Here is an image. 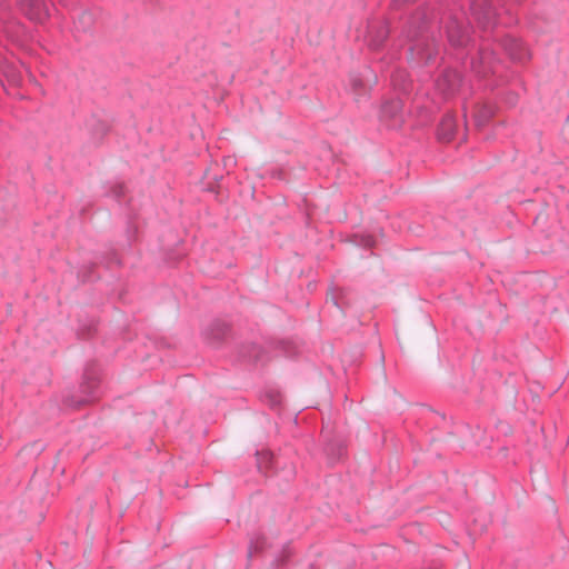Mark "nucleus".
Here are the masks:
<instances>
[{
	"instance_id": "nucleus-1",
	"label": "nucleus",
	"mask_w": 569,
	"mask_h": 569,
	"mask_svg": "<svg viewBox=\"0 0 569 569\" xmlns=\"http://www.w3.org/2000/svg\"><path fill=\"white\" fill-rule=\"evenodd\" d=\"M460 84V76L456 71L446 72L437 82L440 91L443 93H452Z\"/></svg>"
},
{
	"instance_id": "nucleus-2",
	"label": "nucleus",
	"mask_w": 569,
	"mask_h": 569,
	"mask_svg": "<svg viewBox=\"0 0 569 569\" xmlns=\"http://www.w3.org/2000/svg\"><path fill=\"white\" fill-rule=\"evenodd\" d=\"M23 10L30 19L41 21L47 13L42 9L40 0H24L22 3Z\"/></svg>"
},
{
	"instance_id": "nucleus-3",
	"label": "nucleus",
	"mask_w": 569,
	"mask_h": 569,
	"mask_svg": "<svg viewBox=\"0 0 569 569\" xmlns=\"http://www.w3.org/2000/svg\"><path fill=\"white\" fill-rule=\"evenodd\" d=\"M455 128L456 124L455 119L452 117L448 116L443 118L438 131L439 139L445 142L450 141L453 137Z\"/></svg>"
},
{
	"instance_id": "nucleus-4",
	"label": "nucleus",
	"mask_w": 569,
	"mask_h": 569,
	"mask_svg": "<svg viewBox=\"0 0 569 569\" xmlns=\"http://www.w3.org/2000/svg\"><path fill=\"white\" fill-rule=\"evenodd\" d=\"M413 52L417 53L419 60L425 62H428L433 54V50L423 48L421 43L416 44V47L412 49V53Z\"/></svg>"
},
{
	"instance_id": "nucleus-5",
	"label": "nucleus",
	"mask_w": 569,
	"mask_h": 569,
	"mask_svg": "<svg viewBox=\"0 0 569 569\" xmlns=\"http://www.w3.org/2000/svg\"><path fill=\"white\" fill-rule=\"evenodd\" d=\"M510 54L513 59L517 60H523L528 56L527 51L525 50V48H522V44L519 42H515L513 47L510 48Z\"/></svg>"
},
{
	"instance_id": "nucleus-6",
	"label": "nucleus",
	"mask_w": 569,
	"mask_h": 569,
	"mask_svg": "<svg viewBox=\"0 0 569 569\" xmlns=\"http://www.w3.org/2000/svg\"><path fill=\"white\" fill-rule=\"evenodd\" d=\"M353 86L355 87H360L361 86V82L359 80H353Z\"/></svg>"
},
{
	"instance_id": "nucleus-7",
	"label": "nucleus",
	"mask_w": 569,
	"mask_h": 569,
	"mask_svg": "<svg viewBox=\"0 0 569 569\" xmlns=\"http://www.w3.org/2000/svg\"><path fill=\"white\" fill-rule=\"evenodd\" d=\"M390 107H391L392 109L397 110V109L399 108V103H398V102L392 103Z\"/></svg>"
},
{
	"instance_id": "nucleus-8",
	"label": "nucleus",
	"mask_w": 569,
	"mask_h": 569,
	"mask_svg": "<svg viewBox=\"0 0 569 569\" xmlns=\"http://www.w3.org/2000/svg\"><path fill=\"white\" fill-rule=\"evenodd\" d=\"M449 39H450L452 42H455V41H456V40L453 39L452 33H449Z\"/></svg>"
},
{
	"instance_id": "nucleus-9",
	"label": "nucleus",
	"mask_w": 569,
	"mask_h": 569,
	"mask_svg": "<svg viewBox=\"0 0 569 569\" xmlns=\"http://www.w3.org/2000/svg\"><path fill=\"white\" fill-rule=\"evenodd\" d=\"M387 108H388V106H386V107L383 108V113H387Z\"/></svg>"
}]
</instances>
